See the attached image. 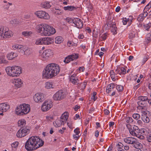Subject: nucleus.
<instances>
[{
  "label": "nucleus",
  "mask_w": 151,
  "mask_h": 151,
  "mask_svg": "<svg viewBox=\"0 0 151 151\" xmlns=\"http://www.w3.org/2000/svg\"><path fill=\"white\" fill-rule=\"evenodd\" d=\"M60 70V66L57 64L54 63L48 64L42 72V78L48 79H52L59 73Z\"/></svg>",
  "instance_id": "f257e3e1"
},
{
  "label": "nucleus",
  "mask_w": 151,
  "mask_h": 151,
  "mask_svg": "<svg viewBox=\"0 0 151 151\" xmlns=\"http://www.w3.org/2000/svg\"><path fill=\"white\" fill-rule=\"evenodd\" d=\"M44 143V141L39 136H32L26 141L25 148L28 151H33L42 147Z\"/></svg>",
  "instance_id": "f03ea898"
},
{
  "label": "nucleus",
  "mask_w": 151,
  "mask_h": 151,
  "mask_svg": "<svg viewBox=\"0 0 151 151\" xmlns=\"http://www.w3.org/2000/svg\"><path fill=\"white\" fill-rule=\"evenodd\" d=\"M36 28L37 32L42 36H49L54 34L56 32L54 28L45 23L37 25Z\"/></svg>",
  "instance_id": "7ed1b4c3"
},
{
  "label": "nucleus",
  "mask_w": 151,
  "mask_h": 151,
  "mask_svg": "<svg viewBox=\"0 0 151 151\" xmlns=\"http://www.w3.org/2000/svg\"><path fill=\"white\" fill-rule=\"evenodd\" d=\"M5 70L7 74L12 77L19 76L22 71L21 67L16 65L7 67L6 68Z\"/></svg>",
  "instance_id": "20e7f679"
},
{
  "label": "nucleus",
  "mask_w": 151,
  "mask_h": 151,
  "mask_svg": "<svg viewBox=\"0 0 151 151\" xmlns=\"http://www.w3.org/2000/svg\"><path fill=\"white\" fill-rule=\"evenodd\" d=\"M53 51L51 49H47L44 51L40 55V59L43 61H47L53 55Z\"/></svg>",
  "instance_id": "39448f33"
},
{
  "label": "nucleus",
  "mask_w": 151,
  "mask_h": 151,
  "mask_svg": "<svg viewBox=\"0 0 151 151\" xmlns=\"http://www.w3.org/2000/svg\"><path fill=\"white\" fill-rule=\"evenodd\" d=\"M33 98L34 102L38 104L42 103L45 100L44 94L41 92L36 93L33 96Z\"/></svg>",
  "instance_id": "423d86ee"
},
{
  "label": "nucleus",
  "mask_w": 151,
  "mask_h": 151,
  "mask_svg": "<svg viewBox=\"0 0 151 151\" xmlns=\"http://www.w3.org/2000/svg\"><path fill=\"white\" fill-rule=\"evenodd\" d=\"M52 106V102L50 100H46L42 104L41 110L43 112H45L50 110Z\"/></svg>",
  "instance_id": "0eeeda50"
},
{
  "label": "nucleus",
  "mask_w": 151,
  "mask_h": 151,
  "mask_svg": "<svg viewBox=\"0 0 151 151\" xmlns=\"http://www.w3.org/2000/svg\"><path fill=\"white\" fill-rule=\"evenodd\" d=\"M29 129L28 127H25L21 128L17 132V136L19 138L24 137L29 132Z\"/></svg>",
  "instance_id": "6e6552de"
},
{
  "label": "nucleus",
  "mask_w": 151,
  "mask_h": 151,
  "mask_svg": "<svg viewBox=\"0 0 151 151\" xmlns=\"http://www.w3.org/2000/svg\"><path fill=\"white\" fill-rule=\"evenodd\" d=\"M34 14L39 18L45 19H48L50 18V16L48 14L43 11H36L35 12Z\"/></svg>",
  "instance_id": "1a4fd4ad"
},
{
  "label": "nucleus",
  "mask_w": 151,
  "mask_h": 151,
  "mask_svg": "<svg viewBox=\"0 0 151 151\" xmlns=\"http://www.w3.org/2000/svg\"><path fill=\"white\" fill-rule=\"evenodd\" d=\"M65 96V94L63 91L60 90L53 95L52 98L55 101H60L64 99Z\"/></svg>",
  "instance_id": "9d476101"
},
{
  "label": "nucleus",
  "mask_w": 151,
  "mask_h": 151,
  "mask_svg": "<svg viewBox=\"0 0 151 151\" xmlns=\"http://www.w3.org/2000/svg\"><path fill=\"white\" fill-rule=\"evenodd\" d=\"M125 142L129 144L138 145H139L140 143L138 142L136 139L133 137H127L124 139Z\"/></svg>",
  "instance_id": "9b49d317"
},
{
  "label": "nucleus",
  "mask_w": 151,
  "mask_h": 151,
  "mask_svg": "<svg viewBox=\"0 0 151 151\" xmlns=\"http://www.w3.org/2000/svg\"><path fill=\"white\" fill-rule=\"evenodd\" d=\"M12 83L14 86L17 88H19L23 85L22 81L19 78H14L11 80Z\"/></svg>",
  "instance_id": "f8f14e48"
},
{
  "label": "nucleus",
  "mask_w": 151,
  "mask_h": 151,
  "mask_svg": "<svg viewBox=\"0 0 151 151\" xmlns=\"http://www.w3.org/2000/svg\"><path fill=\"white\" fill-rule=\"evenodd\" d=\"M127 127L129 129L130 134L133 136H136L137 133L138 132V127L134 126L133 127V129H132L130 125L129 124L127 125Z\"/></svg>",
  "instance_id": "ddd939ff"
},
{
  "label": "nucleus",
  "mask_w": 151,
  "mask_h": 151,
  "mask_svg": "<svg viewBox=\"0 0 151 151\" xmlns=\"http://www.w3.org/2000/svg\"><path fill=\"white\" fill-rule=\"evenodd\" d=\"M10 108L9 105L6 103L0 104V111L6 112L9 111Z\"/></svg>",
  "instance_id": "4468645a"
},
{
  "label": "nucleus",
  "mask_w": 151,
  "mask_h": 151,
  "mask_svg": "<svg viewBox=\"0 0 151 151\" xmlns=\"http://www.w3.org/2000/svg\"><path fill=\"white\" fill-rule=\"evenodd\" d=\"M73 23L78 28H81L83 27V24L81 19L78 18H74L72 19Z\"/></svg>",
  "instance_id": "2eb2a0df"
},
{
  "label": "nucleus",
  "mask_w": 151,
  "mask_h": 151,
  "mask_svg": "<svg viewBox=\"0 0 151 151\" xmlns=\"http://www.w3.org/2000/svg\"><path fill=\"white\" fill-rule=\"evenodd\" d=\"M20 105L22 107L24 115L26 114L29 112L30 110V107L29 104L24 103L21 104Z\"/></svg>",
  "instance_id": "dca6fc26"
},
{
  "label": "nucleus",
  "mask_w": 151,
  "mask_h": 151,
  "mask_svg": "<svg viewBox=\"0 0 151 151\" xmlns=\"http://www.w3.org/2000/svg\"><path fill=\"white\" fill-rule=\"evenodd\" d=\"M70 81L73 84L77 85L79 83V80L76 76V75L74 74L72 75L70 77Z\"/></svg>",
  "instance_id": "f3484780"
},
{
  "label": "nucleus",
  "mask_w": 151,
  "mask_h": 151,
  "mask_svg": "<svg viewBox=\"0 0 151 151\" xmlns=\"http://www.w3.org/2000/svg\"><path fill=\"white\" fill-rule=\"evenodd\" d=\"M54 42V40L51 37H43V45H50L53 44Z\"/></svg>",
  "instance_id": "a211bd4d"
},
{
  "label": "nucleus",
  "mask_w": 151,
  "mask_h": 151,
  "mask_svg": "<svg viewBox=\"0 0 151 151\" xmlns=\"http://www.w3.org/2000/svg\"><path fill=\"white\" fill-rule=\"evenodd\" d=\"M15 113L16 114L19 116L24 115L20 104L16 108L15 110Z\"/></svg>",
  "instance_id": "6ab92c4d"
},
{
  "label": "nucleus",
  "mask_w": 151,
  "mask_h": 151,
  "mask_svg": "<svg viewBox=\"0 0 151 151\" xmlns=\"http://www.w3.org/2000/svg\"><path fill=\"white\" fill-rule=\"evenodd\" d=\"M64 123V121L60 118L57 119L54 122L53 124L55 127H58L63 124Z\"/></svg>",
  "instance_id": "aec40b11"
},
{
  "label": "nucleus",
  "mask_w": 151,
  "mask_h": 151,
  "mask_svg": "<svg viewBox=\"0 0 151 151\" xmlns=\"http://www.w3.org/2000/svg\"><path fill=\"white\" fill-rule=\"evenodd\" d=\"M3 38H9L12 37L13 35V33L12 31L9 30L7 27L6 28Z\"/></svg>",
  "instance_id": "412c9836"
},
{
  "label": "nucleus",
  "mask_w": 151,
  "mask_h": 151,
  "mask_svg": "<svg viewBox=\"0 0 151 151\" xmlns=\"http://www.w3.org/2000/svg\"><path fill=\"white\" fill-rule=\"evenodd\" d=\"M126 70L123 67L117 68L115 70V72L116 74L119 75H124L126 73Z\"/></svg>",
  "instance_id": "4be33fe9"
},
{
  "label": "nucleus",
  "mask_w": 151,
  "mask_h": 151,
  "mask_svg": "<svg viewBox=\"0 0 151 151\" xmlns=\"http://www.w3.org/2000/svg\"><path fill=\"white\" fill-rule=\"evenodd\" d=\"M12 47L14 50L16 49L20 50L22 52V50H24V49L25 48V46L18 44H14L13 45Z\"/></svg>",
  "instance_id": "5701e85b"
},
{
  "label": "nucleus",
  "mask_w": 151,
  "mask_h": 151,
  "mask_svg": "<svg viewBox=\"0 0 151 151\" xmlns=\"http://www.w3.org/2000/svg\"><path fill=\"white\" fill-rule=\"evenodd\" d=\"M148 13L147 12H144L143 13L141 14L137 18V20L139 22L142 21L148 15Z\"/></svg>",
  "instance_id": "b1692460"
},
{
  "label": "nucleus",
  "mask_w": 151,
  "mask_h": 151,
  "mask_svg": "<svg viewBox=\"0 0 151 151\" xmlns=\"http://www.w3.org/2000/svg\"><path fill=\"white\" fill-rule=\"evenodd\" d=\"M79 129L78 128H77L74 129V132L75 134H73V137L75 139L77 140L79 138L80 132L79 131Z\"/></svg>",
  "instance_id": "393cba45"
},
{
  "label": "nucleus",
  "mask_w": 151,
  "mask_h": 151,
  "mask_svg": "<svg viewBox=\"0 0 151 151\" xmlns=\"http://www.w3.org/2000/svg\"><path fill=\"white\" fill-rule=\"evenodd\" d=\"M45 87L47 89H53L55 87V85L52 82H47L45 83Z\"/></svg>",
  "instance_id": "a878e982"
},
{
  "label": "nucleus",
  "mask_w": 151,
  "mask_h": 151,
  "mask_svg": "<svg viewBox=\"0 0 151 151\" xmlns=\"http://www.w3.org/2000/svg\"><path fill=\"white\" fill-rule=\"evenodd\" d=\"M148 100L149 99H148L147 97L146 96H139L138 97V100L139 101L137 102V104L139 106L140 105L142 104L141 102V101H145L147 100L148 101Z\"/></svg>",
  "instance_id": "bb28decb"
},
{
  "label": "nucleus",
  "mask_w": 151,
  "mask_h": 151,
  "mask_svg": "<svg viewBox=\"0 0 151 151\" xmlns=\"http://www.w3.org/2000/svg\"><path fill=\"white\" fill-rule=\"evenodd\" d=\"M115 87V84L114 83H111L108 85L106 87V92L109 93L111 91H113V89Z\"/></svg>",
  "instance_id": "cd10ccee"
},
{
  "label": "nucleus",
  "mask_w": 151,
  "mask_h": 151,
  "mask_svg": "<svg viewBox=\"0 0 151 151\" xmlns=\"http://www.w3.org/2000/svg\"><path fill=\"white\" fill-rule=\"evenodd\" d=\"M17 56L18 55L17 53L12 52L7 54V57L9 60H12Z\"/></svg>",
  "instance_id": "c85d7f7f"
},
{
  "label": "nucleus",
  "mask_w": 151,
  "mask_h": 151,
  "mask_svg": "<svg viewBox=\"0 0 151 151\" xmlns=\"http://www.w3.org/2000/svg\"><path fill=\"white\" fill-rule=\"evenodd\" d=\"M22 52L24 54L28 55L32 53V50L25 46V48L22 50Z\"/></svg>",
  "instance_id": "c756f323"
},
{
  "label": "nucleus",
  "mask_w": 151,
  "mask_h": 151,
  "mask_svg": "<svg viewBox=\"0 0 151 151\" xmlns=\"http://www.w3.org/2000/svg\"><path fill=\"white\" fill-rule=\"evenodd\" d=\"M68 117V113L67 112H65L63 113L61 116L60 118L64 121L65 122L67 120Z\"/></svg>",
  "instance_id": "7c9ffc66"
},
{
  "label": "nucleus",
  "mask_w": 151,
  "mask_h": 151,
  "mask_svg": "<svg viewBox=\"0 0 151 151\" xmlns=\"http://www.w3.org/2000/svg\"><path fill=\"white\" fill-rule=\"evenodd\" d=\"M63 39L61 36H58L56 37L55 38V42L56 44H60L63 42Z\"/></svg>",
  "instance_id": "2f4dec72"
},
{
  "label": "nucleus",
  "mask_w": 151,
  "mask_h": 151,
  "mask_svg": "<svg viewBox=\"0 0 151 151\" xmlns=\"http://www.w3.org/2000/svg\"><path fill=\"white\" fill-rule=\"evenodd\" d=\"M35 43L37 45H43V37L38 38L36 39Z\"/></svg>",
  "instance_id": "473e14b6"
},
{
  "label": "nucleus",
  "mask_w": 151,
  "mask_h": 151,
  "mask_svg": "<svg viewBox=\"0 0 151 151\" xmlns=\"http://www.w3.org/2000/svg\"><path fill=\"white\" fill-rule=\"evenodd\" d=\"M22 35L26 37H28L31 36L32 34V32L31 31H25L22 33Z\"/></svg>",
  "instance_id": "72a5a7b5"
},
{
  "label": "nucleus",
  "mask_w": 151,
  "mask_h": 151,
  "mask_svg": "<svg viewBox=\"0 0 151 151\" xmlns=\"http://www.w3.org/2000/svg\"><path fill=\"white\" fill-rule=\"evenodd\" d=\"M111 31L114 35L117 34V28L116 25L114 24L111 27Z\"/></svg>",
  "instance_id": "f704fd0d"
},
{
  "label": "nucleus",
  "mask_w": 151,
  "mask_h": 151,
  "mask_svg": "<svg viewBox=\"0 0 151 151\" xmlns=\"http://www.w3.org/2000/svg\"><path fill=\"white\" fill-rule=\"evenodd\" d=\"M141 119L145 123H148L150 121V118L147 115H144V116H142Z\"/></svg>",
  "instance_id": "c9c22d12"
},
{
  "label": "nucleus",
  "mask_w": 151,
  "mask_h": 151,
  "mask_svg": "<svg viewBox=\"0 0 151 151\" xmlns=\"http://www.w3.org/2000/svg\"><path fill=\"white\" fill-rule=\"evenodd\" d=\"M6 27L0 26V36L3 37Z\"/></svg>",
  "instance_id": "e433bc0d"
},
{
  "label": "nucleus",
  "mask_w": 151,
  "mask_h": 151,
  "mask_svg": "<svg viewBox=\"0 0 151 151\" xmlns=\"http://www.w3.org/2000/svg\"><path fill=\"white\" fill-rule=\"evenodd\" d=\"M42 6L45 9H48L51 6L50 3L48 2H45L42 4Z\"/></svg>",
  "instance_id": "4c0bfd02"
},
{
  "label": "nucleus",
  "mask_w": 151,
  "mask_h": 151,
  "mask_svg": "<svg viewBox=\"0 0 151 151\" xmlns=\"http://www.w3.org/2000/svg\"><path fill=\"white\" fill-rule=\"evenodd\" d=\"M26 124L25 120L24 119L19 120L18 122V124L19 126L25 125Z\"/></svg>",
  "instance_id": "58836bf2"
},
{
  "label": "nucleus",
  "mask_w": 151,
  "mask_h": 151,
  "mask_svg": "<svg viewBox=\"0 0 151 151\" xmlns=\"http://www.w3.org/2000/svg\"><path fill=\"white\" fill-rule=\"evenodd\" d=\"M75 7L72 6H68L64 7V9L65 10L72 11L74 9Z\"/></svg>",
  "instance_id": "ea45409f"
},
{
  "label": "nucleus",
  "mask_w": 151,
  "mask_h": 151,
  "mask_svg": "<svg viewBox=\"0 0 151 151\" xmlns=\"http://www.w3.org/2000/svg\"><path fill=\"white\" fill-rule=\"evenodd\" d=\"M69 56L70 57V58L71 61L77 59L78 58V54H74Z\"/></svg>",
  "instance_id": "a19ab883"
},
{
  "label": "nucleus",
  "mask_w": 151,
  "mask_h": 151,
  "mask_svg": "<svg viewBox=\"0 0 151 151\" xmlns=\"http://www.w3.org/2000/svg\"><path fill=\"white\" fill-rule=\"evenodd\" d=\"M107 37L106 33H104L103 34H100L99 35V38L101 41L104 40L106 39Z\"/></svg>",
  "instance_id": "79ce46f5"
},
{
  "label": "nucleus",
  "mask_w": 151,
  "mask_h": 151,
  "mask_svg": "<svg viewBox=\"0 0 151 151\" xmlns=\"http://www.w3.org/2000/svg\"><path fill=\"white\" fill-rule=\"evenodd\" d=\"M147 132V130L145 128H142L140 129H138V132L143 135L146 134Z\"/></svg>",
  "instance_id": "37998d69"
},
{
  "label": "nucleus",
  "mask_w": 151,
  "mask_h": 151,
  "mask_svg": "<svg viewBox=\"0 0 151 151\" xmlns=\"http://www.w3.org/2000/svg\"><path fill=\"white\" fill-rule=\"evenodd\" d=\"M116 89L119 91H122L123 90L124 87L121 85H118L116 86Z\"/></svg>",
  "instance_id": "c03bdc74"
},
{
  "label": "nucleus",
  "mask_w": 151,
  "mask_h": 151,
  "mask_svg": "<svg viewBox=\"0 0 151 151\" xmlns=\"http://www.w3.org/2000/svg\"><path fill=\"white\" fill-rule=\"evenodd\" d=\"M67 45L69 47H70L72 46H74L76 45V43L74 42L73 41L69 40L67 43Z\"/></svg>",
  "instance_id": "a18cd8bd"
},
{
  "label": "nucleus",
  "mask_w": 151,
  "mask_h": 151,
  "mask_svg": "<svg viewBox=\"0 0 151 151\" xmlns=\"http://www.w3.org/2000/svg\"><path fill=\"white\" fill-rule=\"evenodd\" d=\"M135 136L140 139H143L145 137L143 134L139 133L138 132H137V133Z\"/></svg>",
  "instance_id": "49530a36"
},
{
  "label": "nucleus",
  "mask_w": 151,
  "mask_h": 151,
  "mask_svg": "<svg viewBox=\"0 0 151 151\" xmlns=\"http://www.w3.org/2000/svg\"><path fill=\"white\" fill-rule=\"evenodd\" d=\"M19 145V143L17 142H13L12 144V147L13 149H16L17 148Z\"/></svg>",
  "instance_id": "de8ad7c7"
},
{
  "label": "nucleus",
  "mask_w": 151,
  "mask_h": 151,
  "mask_svg": "<svg viewBox=\"0 0 151 151\" xmlns=\"http://www.w3.org/2000/svg\"><path fill=\"white\" fill-rule=\"evenodd\" d=\"M130 21H131L128 19L127 18H123L122 21L123 24L124 25H126L127 22H129Z\"/></svg>",
  "instance_id": "09e8293b"
},
{
  "label": "nucleus",
  "mask_w": 151,
  "mask_h": 151,
  "mask_svg": "<svg viewBox=\"0 0 151 151\" xmlns=\"http://www.w3.org/2000/svg\"><path fill=\"white\" fill-rule=\"evenodd\" d=\"M147 42L148 43L151 40V34L150 33L148 34L146 36Z\"/></svg>",
  "instance_id": "8fccbe9b"
},
{
  "label": "nucleus",
  "mask_w": 151,
  "mask_h": 151,
  "mask_svg": "<svg viewBox=\"0 0 151 151\" xmlns=\"http://www.w3.org/2000/svg\"><path fill=\"white\" fill-rule=\"evenodd\" d=\"M132 117L133 118L136 120H138L140 118V115L137 113L134 114H133Z\"/></svg>",
  "instance_id": "3c124183"
},
{
  "label": "nucleus",
  "mask_w": 151,
  "mask_h": 151,
  "mask_svg": "<svg viewBox=\"0 0 151 151\" xmlns=\"http://www.w3.org/2000/svg\"><path fill=\"white\" fill-rule=\"evenodd\" d=\"M151 7V1L148 3L145 8V10L146 11H148L149 9Z\"/></svg>",
  "instance_id": "603ef678"
},
{
  "label": "nucleus",
  "mask_w": 151,
  "mask_h": 151,
  "mask_svg": "<svg viewBox=\"0 0 151 151\" xmlns=\"http://www.w3.org/2000/svg\"><path fill=\"white\" fill-rule=\"evenodd\" d=\"M70 57H69V56H68V57H66L65 60H64V62L65 63H68L70 62V61H71L70 60Z\"/></svg>",
  "instance_id": "864d4df0"
},
{
  "label": "nucleus",
  "mask_w": 151,
  "mask_h": 151,
  "mask_svg": "<svg viewBox=\"0 0 151 151\" xmlns=\"http://www.w3.org/2000/svg\"><path fill=\"white\" fill-rule=\"evenodd\" d=\"M126 122L128 123H131L133 122V120L131 117H127L126 118Z\"/></svg>",
  "instance_id": "5fc2aeb1"
},
{
  "label": "nucleus",
  "mask_w": 151,
  "mask_h": 151,
  "mask_svg": "<svg viewBox=\"0 0 151 151\" xmlns=\"http://www.w3.org/2000/svg\"><path fill=\"white\" fill-rule=\"evenodd\" d=\"M144 28L145 30H147L151 26V23H149L144 25Z\"/></svg>",
  "instance_id": "6e6d98bb"
},
{
  "label": "nucleus",
  "mask_w": 151,
  "mask_h": 151,
  "mask_svg": "<svg viewBox=\"0 0 151 151\" xmlns=\"http://www.w3.org/2000/svg\"><path fill=\"white\" fill-rule=\"evenodd\" d=\"M96 92H93L92 94V99L94 100L95 101L97 99V97L96 96Z\"/></svg>",
  "instance_id": "4d7b16f0"
},
{
  "label": "nucleus",
  "mask_w": 151,
  "mask_h": 151,
  "mask_svg": "<svg viewBox=\"0 0 151 151\" xmlns=\"http://www.w3.org/2000/svg\"><path fill=\"white\" fill-rule=\"evenodd\" d=\"M148 56H144L143 60H142V64H144L145 62L148 60Z\"/></svg>",
  "instance_id": "13d9d810"
},
{
  "label": "nucleus",
  "mask_w": 151,
  "mask_h": 151,
  "mask_svg": "<svg viewBox=\"0 0 151 151\" xmlns=\"http://www.w3.org/2000/svg\"><path fill=\"white\" fill-rule=\"evenodd\" d=\"M110 73L111 78H113L114 77H115V74L116 73H115L114 71L112 70L110 71Z\"/></svg>",
  "instance_id": "bf43d9fd"
},
{
  "label": "nucleus",
  "mask_w": 151,
  "mask_h": 151,
  "mask_svg": "<svg viewBox=\"0 0 151 151\" xmlns=\"http://www.w3.org/2000/svg\"><path fill=\"white\" fill-rule=\"evenodd\" d=\"M148 111L147 110H142V116H144V115H147V114Z\"/></svg>",
  "instance_id": "052dcab7"
},
{
  "label": "nucleus",
  "mask_w": 151,
  "mask_h": 151,
  "mask_svg": "<svg viewBox=\"0 0 151 151\" xmlns=\"http://www.w3.org/2000/svg\"><path fill=\"white\" fill-rule=\"evenodd\" d=\"M3 2L4 3L6 4V8H8L9 6L12 4L11 3H9L6 1H4Z\"/></svg>",
  "instance_id": "680f3d73"
},
{
  "label": "nucleus",
  "mask_w": 151,
  "mask_h": 151,
  "mask_svg": "<svg viewBox=\"0 0 151 151\" xmlns=\"http://www.w3.org/2000/svg\"><path fill=\"white\" fill-rule=\"evenodd\" d=\"M135 36V34L134 33H130L129 34V37L130 38H132Z\"/></svg>",
  "instance_id": "e2e57ef3"
},
{
  "label": "nucleus",
  "mask_w": 151,
  "mask_h": 151,
  "mask_svg": "<svg viewBox=\"0 0 151 151\" xmlns=\"http://www.w3.org/2000/svg\"><path fill=\"white\" fill-rule=\"evenodd\" d=\"M1 62L2 63H6L7 62V61L4 59V58L3 57H2V58L1 59Z\"/></svg>",
  "instance_id": "0e129e2a"
},
{
  "label": "nucleus",
  "mask_w": 151,
  "mask_h": 151,
  "mask_svg": "<svg viewBox=\"0 0 151 151\" xmlns=\"http://www.w3.org/2000/svg\"><path fill=\"white\" fill-rule=\"evenodd\" d=\"M140 145H138V146H137V147L136 145H134V147L136 148V149H135V151H142L140 149H139L137 148V147L139 148L140 147Z\"/></svg>",
  "instance_id": "69168bd1"
},
{
  "label": "nucleus",
  "mask_w": 151,
  "mask_h": 151,
  "mask_svg": "<svg viewBox=\"0 0 151 151\" xmlns=\"http://www.w3.org/2000/svg\"><path fill=\"white\" fill-rule=\"evenodd\" d=\"M114 124V122H109V125L110 128L112 127L113 128Z\"/></svg>",
  "instance_id": "338daca9"
},
{
  "label": "nucleus",
  "mask_w": 151,
  "mask_h": 151,
  "mask_svg": "<svg viewBox=\"0 0 151 151\" xmlns=\"http://www.w3.org/2000/svg\"><path fill=\"white\" fill-rule=\"evenodd\" d=\"M147 139L149 142H151V136L148 135L147 136Z\"/></svg>",
  "instance_id": "774afa93"
}]
</instances>
